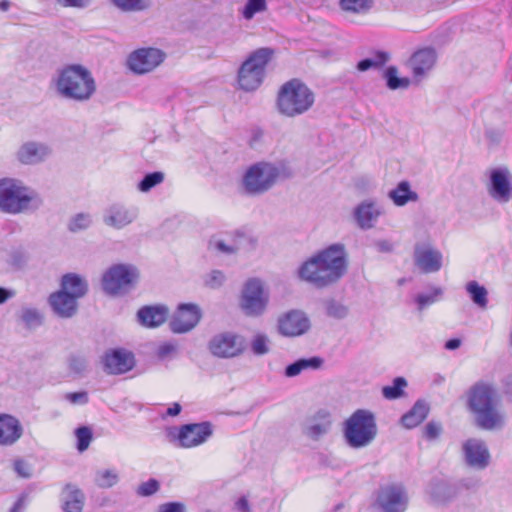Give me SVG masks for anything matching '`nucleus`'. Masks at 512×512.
I'll use <instances>...</instances> for the list:
<instances>
[{
    "label": "nucleus",
    "instance_id": "1",
    "mask_svg": "<svg viewBox=\"0 0 512 512\" xmlns=\"http://www.w3.org/2000/svg\"><path fill=\"white\" fill-rule=\"evenodd\" d=\"M348 259L343 244H332L304 261L297 269V277L316 288L337 283L347 272Z\"/></svg>",
    "mask_w": 512,
    "mask_h": 512
},
{
    "label": "nucleus",
    "instance_id": "2",
    "mask_svg": "<svg viewBox=\"0 0 512 512\" xmlns=\"http://www.w3.org/2000/svg\"><path fill=\"white\" fill-rule=\"evenodd\" d=\"M466 405L479 428L492 431L505 426L506 416L493 385L485 382L473 385L466 393Z\"/></svg>",
    "mask_w": 512,
    "mask_h": 512
},
{
    "label": "nucleus",
    "instance_id": "3",
    "mask_svg": "<svg viewBox=\"0 0 512 512\" xmlns=\"http://www.w3.org/2000/svg\"><path fill=\"white\" fill-rule=\"evenodd\" d=\"M51 85L60 98L77 103L89 101L97 89L92 72L81 64L59 68L51 79Z\"/></svg>",
    "mask_w": 512,
    "mask_h": 512
},
{
    "label": "nucleus",
    "instance_id": "4",
    "mask_svg": "<svg viewBox=\"0 0 512 512\" xmlns=\"http://www.w3.org/2000/svg\"><path fill=\"white\" fill-rule=\"evenodd\" d=\"M43 204L41 196L16 178L0 179V211L18 215L38 210Z\"/></svg>",
    "mask_w": 512,
    "mask_h": 512
},
{
    "label": "nucleus",
    "instance_id": "5",
    "mask_svg": "<svg viewBox=\"0 0 512 512\" xmlns=\"http://www.w3.org/2000/svg\"><path fill=\"white\" fill-rule=\"evenodd\" d=\"M314 91L298 78L283 83L277 93L276 108L286 118H296L309 112L315 104Z\"/></svg>",
    "mask_w": 512,
    "mask_h": 512
},
{
    "label": "nucleus",
    "instance_id": "6",
    "mask_svg": "<svg viewBox=\"0 0 512 512\" xmlns=\"http://www.w3.org/2000/svg\"><path fill=\"white\" fill-rule=\"evenodd\" d=\"M344 438L349 447L360 449L370 445L377 435L374 414L365 409H358L344 422Z\"/></svg>",
    "mask_w": 512,
    "mask_h": 512
},
{
    "label": "nucleus",
    "instance_id": "7",
    "mask_svg": "<svg viewBox=\"0 0 512 512\" xmlns=\"http://www.w3.org/2000/svg\"><path fill=\"white\" fill-rule=\"evenodd\" d=\"M274 55L270 48L254 51L238 71V85L247 92L257 90L264 81L266 66Z\"/></svg>",
    "mask_w": 512,
    "mask_h": 512
},
{
    "label": "nucleus",
    "instance_id": "8",
    "mask_svg": "<svg viewBox=\"0 0 512 512\" xmlns=\"http://www.w3.org/2000/svg\"><path fill=\"white\" fill-rule=\"evenodd\" d=\"M270 303V291L260 278L248 279L241 290L239 307L248 317L263 316Z\"/></svg>",
    "mask_w": 512,
    "mask_h": 512
},
{
    "label": "nucleus",
    "instance_id": "9",
    "mask_svg": "<svg viewBox=\"0 0 512 512\" xmlns=\"http://www.w3.org/2000/svg\"><path fill=\"white\" fill-rule=\"evenodd\" d=\"M281 176L279 167L269 162L251 165L243 176V188L250 195H260L271 189Z\"/></svg>",
    "mask_w": 512,
    "mask_h": 512
},
{
    "label": "nucleus",
    "instance_id": "10",
    "mask_svg": "<svg viewBox=\"0 0 512 512\" xmlns=\"http://www.w3.org/2000/svg\"><path fill=\"white\" fill-rule=\"evenodd\" d=\"M212 435L208 422L185 424L166 429L167 441L177 448L189 449L205 443Z\"/></svg>",
    "mask_w": 512,
    "mask_h": 512
},
{
    "label": "nucleus",
    "instance_id": "11",
    "mask_svg": "<svg viewBox=\"0 0 512 512\" xmlns=\"http://www.w3.org/2000/svg\"><path fill=\"white\" fill-rule=\"evenodd\" d=\"M138 277V270L133 265L116 264L104 272L102 287L109 295H123L134 286Z\"/></svg>",
    "mask_w": 512,
    "mask_h": 512
},
{
    "label": "nucleus",
    "instance_id": "12",
    "mask_svg": "<svg viewBox=\"0 0 512 512\" xmlns=\"http://www.w3.org/2000/svg\"><path fill=\"white\" fill-rule=\"evenodd\" d=\"M166 54L159 48L143 47L132 51L127 57V67L137 75H145L157 69L165 60Z\"/></svg>",
    "mask_w": 512,
    "mask_h": 512
},
{
    "label": "nucleus",
    "instance_id": "13",
    "mask_svg": "<svg viewBox=\"0 0 512 512\" xmlns=\"http://www.w3.org/2000/svg\"><path fill=\"white\" fill-rule=\"evenodd\" d=\"M408 494L402 484L390 483L380 487L376 505L383 512H404L408 506Z\"/></svg>",
    "mask_w": 512,
    "mask_h": 512
},
{
    "label": "nucleus",
    "instance_id": "14",
    "mask_svg": "<svg viewBox=\"0 0 512 512\" xmlns=\"http://www.w3.org/2000/svg\"><path fill=\"white\" fill-rule=\"evenodd\" d=\"M311 328L308 315L299 309H292L281 314L277 319V331L284 337H299Z\"/></svg>",
    "mask_w": 512,
    "mask_h": 512
},
{
    "label": "nucleus",
    "instance_id": "15",
    "mask_svg": "<svg viewBox=\"0 0 512 512\" xmlns=\"http://www.w3.org/2000/svg\"><path fill=\"white\" fill-rule=\"evenodd\" d=\"M385 204L376 198L362 200L353 209V218L362 230H369L376 226L378 220L386 215Z\"/></svg>",
    "mask_w": 512,
    "mask_h": 512
},
{
    "label": "nucleus",
    "instance_id": "16",
    "mask_svg": "<svg viewBox=\"0 0 512 512\" xmlns=\"http://www.w3.org/2000/svg\"><path fill=\"white\" fill-rule=\"evenodd\" d=\"M437 62L436 51L432 48H422L415 51L407 62L412 75V81L421 83L429 77Z\"/></svg>",
    "mask_w": 512,
    "mask_h": 512
},
{
    "label": "nucleus",
    "instance_id": "17",
    "mask_svg": "<svg viewBox=\"0 0 512 512\" xmlns=\"http://www.w3.org/2000/svg\"><path fill=\"white\" fill-rule=\"evenodd\" d=\"M202 317L201 309L192 303L180 304L174 312L169 326L177 334H183L194 329Z\"/></svg>",
    "mask_w": 512,
    "mask_h": 512
},
{
    "label": "nucleus",
    "instance_id": "18",
    "mask_svg": "<svg viewBox=\"0 0 512 512\" xmlns=\"http://www.w3.org/2000/svg\"><path fill=\"white\" fill-rule=\"evenodd\" d=\"M488 194L497 202L506 203L512 199V174L507 168L490 171L487 184Z\"/></svg>",
    "mask_w": 512,
    "mask_h": 512
},
{
    "label": "nucleus",
    "instance_id": "19",
    "mask_svg": "<svg viewBox=\"0 0 512 512\" xmlns=\"http://www.w3.org/2000/svg\"><path fill=\"white\" fill-rule=\"evenodd\" d=\"M137 217V208L122 203H114L104 210L102 221L112 229L122 230L132 224Z\"/></svg>",
    "mask_w": 512,
    "mask_h": 512
},
{
    "label": "nucleus",
    "instance_id": "20",
    "mask_svg": "<svg viewBox=\"0 0 512 512\" xmlns=\"http://www.w3.org/2000/svg\"><path fill=\"white\" fill-rule=\"evenodd\" d=\"M465 463L474 469L484 470L491 461V455L486 443L478 438L467 439L462 445Z\"/></svg>",
    "mask_w": 512,
    "mask_h": 512
},
{
    "label": "nucleus",
    "instance_id": "21",
    "mask_svg": "<svg viewBox=\"0 0 512 512\" xmlns=\"http://www.w3.org/2000/svg\"><path fill=\"white\" fill-rule=\"evenodd\" d=\"M51 154L52 148L48 143L29 140L20 145L16 158L23 165H38L45 162Z\"/></svg>",
    "mask_w": 512,
    "mask_h": 512
},
{
    "label": "nucleus",
    "instance_id": "22",
    "mask_svg": "<svg viewBox=\"0 0 512 512\" xmlns=\"http://www.w3.org/2000/svg\"><path fill=\"white\" fill-rule=\"evenodd\" d=\"M415 265L425 273H434L441 269L443 254L430 243H418L414 247Z\"/></svg>",
    "mask_w": 512,
    "mask_h": 512
},
{
    "label": "nucleus",
    "instance_id": "23",
    "mask_svg": "<svg viewBox=\"0 0 512 512\" xmlns=\"http://www.w3.org/2000/svg\"><path fill=\"white\" fill-rule=\"evenodd\" d=\"M331 427V414L326 410H319L305 420L302 431L308 439L318 441L329 433Z\"/></svg>",
    "mask_w": 512,
    "mask_h": 512
},
{
    "label": "nucleus",
    "instance_id": "24",
    "mask_svg": "<svg viewBox=\"0 0 512 512\" xmlns=\"http://www.w3.org/2000/svg\"><path fill=\"white\" fill-rule=\"evenodd\" d=\"M103 364L108 374H123L134 367V355L125 349H114L105 354Z\"/></svg>",
    "mask_w": 512,
    "mask_h": 512
},
{
    "label": "nucleus",
    "instance_id": "25",
    "mask_svg": "<svg viewBox=\"0 0 512 512\" xmlns=\"http://www.w3.org/2000/svg\"><path fill=\"white\" fill-rule=\"evenodd\" d=\"M23 435L20 421L13 415L0 414V445L11 446Z\"/></svg>",
    "mask_w": 512,
    "mask_h": 512
},
{
    "label": "nucleus",
    "instance_id": "26",
    "mask_svg": "<svg viewBox=\"0 0 512 512\" xmlns=\"http://www.w3.org/2000/svg\"><path fill=\"white\" fill-rule=\"evenodd\" d=\"M168 308L164 305H148L137 312L138 322L147 328H155L162 325L168 317Z\"/></svg>",
    "mask_w": 512,
    "mask_h": 512
},
{
    "label": "nucleus",
    "instance_id": "27",
    "mask_svg": "<svg viewBox=\"0 0 512 512\" xmlns=\"http://www.w3.org/2000/svg\"><path fill=\"white\" fill-rule=\"evenodd\" d=\"M49 303L53 311L60 317H71L77 310V301L62 290L51 294Z\"/></svg>",
    "mask_w": 512,
    "mask_h": 512
},
{
    "label": "nucleus",
    "instance_id": "28",
    "mask_svg": "<svg viewBox=\"0 0 512 512\" xmlns=\"http://www.w3.org/2000/svg\"><path fill=\"white\" fill-rule=\"evenodd\" d=\"M60 290L78 301V299L82 298L87 293L88 283L87 280L79 274L67 273L62 276Z\"/></svg>",
    "mask_w": 512,
    "mask_h": 512
},
{
    "label": "nucleus",
    "instance_id": "29",
    "mask_svg": "<svg viewBox=\"0 0 512 512\" xmlns=\"http://www.w3.org/2000/svg\"><path fill=\"white\" fill-rule=\"evenodd\" d=\"M224 258V235L218 231L209 235L206 239L204 259L210 264H220Z\"/></svg>",
    "mask_w": 512,
    "mask_h": 512
},
{
    "label": "nucleus",
    "instance_id": "30",
    "mask_svg": "<svg viewBox=\"0 0 512 512\" xmlns=\"http://www.w3.org/2000/svg\"><path fill=\"white\" fill-rule=\"evenodd\" d=\"M388 198L397 207H403L410 202H417L419 196L411 189L409 182L401 181L397 186L388 192Z\"/></svg>",
    "mask_w": 512,
    "mask_h": 512
},
{
    "label": "nucleus",
    "instance_id": "31",
    "mask_svg": "<svg viewBox=\"0 0 512 512\" xmlns=\"http://www.w3.org/2000/svg\"><path fill=\"white\" fill-rule=\"evenodd\" d=\"M323 363L324 360L318 356L302 358L288 365L284 374L288 378L296 377L305 371L320 369Z\"/></svg>",
    "mask_w": 512,
    "mask_h": 512
},
{
    "label": "nucleus",
    "instance_id": "32",
    "mask_svg": "<svg viewBox=\"0 0 512 512\" xmlns=\"http://www.w3.org/2000/svg\"><path fill=\"white\" fill-rule=\"evenodd\" d=\"M338 5L346 16H363L372 10L374 0H339Z\"/></svg>",
    "mask_w": 512,
    "mask_h": 512
},
{
    "label": "nucleus",
    "instance_id": "33",
    "mask_svg": "<svg viewBox=\"0 0 512 512\" xmlns=\"http://www.w3.org/2000/svg\"><path fill=\"white\" fill-rule=\"evenodd\" d=\"M84 494L74 486H67L64 490L63 501L65 512H81L84 505Z\"/></svg>",
    "mask_w": 512,
    "mask_h": 512
},
{
    "label": "nucleus",
    "instance_id": "34",
    "mask_svg": "<svg viewBox=\"0 0 512 512\" xmlns=\"http://www.w3.org/2000/svg\"><path fill=\"white\" fill-rule=\"evenodd\" d=\"M465 291L471 301L480 309H486L488 306V290L475 280L468 281L465 284Z\"/></svg>",
    "mask_w": 512,
    "mask_h": 512
},
{
    "label": "nucleus",
    "instance_id": "35",
    "mask_svg": "<svg viewBox=\"0 0 512 512\" xmlns=\"http://www.w3.org/2000/svg\"><path fill=\"white\" fill-rule=\"evenodd\" d=\"M120 481V474L117 468H100L95 472L94 483L101 489L112 488Z\"/></svg>",
    "mask_w": 512,
    "mask_h": 512
},
{
    "label": "nucleus",
    "instance_id": "36",
    "mask_svg": "<svg viewBox=\"0 0 512 512\" xmlns=\"http://www.w3.org/2000/svg\"><path fill=\"white\" fill-rule=\"evenodd\" d=\"M428 410L424 402H416L411 410L402 416V424L409 429L418 426L427 417Z\"/></svg>",
    "mask_w": 512,
    "mask_h": 512
},
{
    "label": "nucleus",
    "instance_id": "37",
    "mask_svg": "<svg viewBox=\"0 0 512 512\" xmlns=\"http://www.w3.org/2000/svg\"><path fill=\"white\" fill-rule=\"evenodd\" d=\"M443 294H444L443 288L438 287V286H433L426 292L418 293L414 298V302L417 305V309L419 311H423L427 307L440 301L443 297Z\"/></svg>",
    "mask_w": 512,
    "mask_h": 512
},
{
    "label": "nucleus",
    "instance_id": "38",
    "mask_svg": "<svg viewBox=\"0 0 512 512\" xmlns=\"http://www.w3.org/2000/svg\"><path fill=\"white\" fill-rule=\"evenodd\" d=\"M386 85L390 90L406 89L410 86L411 80L407 77H401L399 70L395 66L386 68L383 74Z\"/></svg>",
    "mask_w": 512,
    "mask_h": 512
},
{
    "label": "nucleus",
    "instance_id": "39",
    "mask_svg": "<svg viewBox=\"0 0 512 512\" xmlns=\"http://www.w3.org/2000/svg\"><path fill=\"white\" fill-rule=\"evenodd\" d=\"M246 342L243 336L235 333H226V357H234L241 354Z\"/></svg>",
    "mask_w": 512,
    "mask_h": 512
},
{
    "label": "nucleus",
    "instance_id": "40",
    "mask_svg": "<svg viewBox=\"0 0 512 512\" xmlns=\"http://www.w3.org/2000/svg\"><path fill=\"white\" fill-rule=\"evenodd\" d=\"M67 367L71 375L81 376L88 369V360L83 354H71L67 359Z\"/></svg>",
    "mask_w": 512,
    "mask_h": 512
},
{
    "label": "nucleus",
    "instance_id": "41",
    "mask_svg": "<svg viewBox=\"0 0 512 512\" xmlns=\"http://www.w3.org/2000/svg\"><path fill=\"white\" fill-rule=\"evenodd\" d=\"M93 223V216L88 212L77 213L68 222V229L77 233L88 229Z\"/></svg>",
    "mask_w": 512,
    "mask_h": 512
},
{
    "label": "nucleus",
    "instance_id": "42",
    "mask_svg": "<svg viewBox=\"0 0 512 512\" xmlns=\"http://www.w3.org/2000/svg\"><path fill=\"white\" fill-rule=\"evenodd\" d=\"M268 9V0H247L241 10L244 19L251 20L258 13H264Z\"/></svg>",
    "mask_w": 512,
    "mask_h": 512
},
{
    "label": "nucleus",
    "instance_id": "43",
    "mask_svg": "<svg viewBox=\"0 0 512 512\" xmlns=\"http://www.w3.org/2000/svg\"><path fill=\"white\" fill-rule=\"evenodd\" d=\"M165 175L163 172L156 171L149 173L143 177V179L138 183L137 188L140 192L147 193L152 188L161 184L164 181Z\"/></svg>",
    "mask_w": 512,
    "mask_h": 512
},
{
    "label": "nucleus",
    "instance_id": "44",
    "mask_svg": "<svg viewBox=\"0 0 512 512\" xmlns=\"http://www.w3.org/2000/svg\"><path fill=\"white\" fill-rule=\"evenodd\" d=\"M118 9L130 12L145 10L150 6L149 0H111Z\"/></svg>",
    "mask_w": 512,
    "mask_h": 512
},
{
    "label": "nucleus",
    "instance_id": "45",
    "mask_svg": "<svg viewBox=\"0 0 512 512\" xmlns=\"http://www.w3.org/2000/svg\"><path fill=\"white\" fill-rule=\"evenodd\" d=\"M251 350L257 356L266 355L270 352V339L263 333L256 334L251 341Z\"/></svg>",
    "mask_w": 512,
    "mask_h": 512
},
{
    "label": "nucleus",
    "instance_id": "46",
    "mask_svg": "<svg viewBox=\"0 0 512 512\" xmlns=\"http://www.w3.org/2000/svg\"><path fill=\"white\" fill-rule=\"evenodd\" d=\"M407 386V381L402 378L398 377L395 378L392 385L385 386L382 389L383 396L386 399H396L403 394V389Z\"/></svg>",
    "mask_w": 512,
    "mask_h": 512
},
{
    "label": "nucleus",
    "instance_id": "47",
    "mask_svg": "<svg viewBox=\"0 0 512 512\" xmlns=\"http://www.w3.org/2000/svg\"><path fill=\"white\" fill-rule=\"evenodd\" d=\"M325 311H326V314L329 316V317H332V318H335V319H344L347 317L348 315V308L336 301V300H328L325 302Z\"/></svg>",
    "mask_w": 512,
    "mask_h": 512
},
{
    "label": "nucleus",
    "instance_id": "48",
    "mask_svg": "<svg viewBox=\"0 0 512 512\" xmlns=\"http://www.w3.org/2000/svg\"><path fill=\"white\" fill-rule=\"evenodd\" d=\"M21 320L27 327L33 328L42 323V315L35 308H24L21 311Z\"/></svg>",
    "mask_w": 512,
    "mask_h": 512
},
{
    "label": "nucleus",
    "instance_id": "49",
    "mask_svg": "<svg viewBox=\"0 0 512 512\" xmlns=\"http://www.w3.org/2000/svg\"><path fill=\"white\" fill-rule=\"evenodd\" d=\"M75 436L77 439V449L80 452L85 451L92 440V433L91 430L87 427H80L76 429Z\"/></svg>",
    "mask_w": 512,
    "mask_h": 512
},
{
    "label": "nucleus",
    "instance_id": "50",
    "mask_svg": "<svg viewBox=\"0 0 512 512\" xmlns=\"http://www.w3.org/2000/svg\"><path fill=\"white\" fill-rule=\"evenodd\" d=\"M387 60L388 56L385 53H379L375 59H363L358 62L357 69L364 72L383 65Z\"/></svg>",
    "mask_w": 512,
    "mask_h": 512
},
{
    "label": "nucleus",
    "instance_id": "51",
    "mask_svg": "<svg viewBox=\"0 0 512 512\" xmlns=\"http://www.w3.org/2000/svg\"><path fill=\"white\" fill-rule=\"evenodd\" d=\"M223 279L222 271L214 269L205 275L204 284L212 289L219 288L222 285Z\"/></svg>",
    "mask_w": 512,
    "mask_h": 512
},
{
    "label": "nucleus",
    "instance_id": "52",
    "mask_svg": "<svg viewBox=\"0 0 512 512\" xmlns=\"http://www.w3.org/2000/svg\"><path fill=\"white\" fill-rule=\"evenodd\" d=\"M160 488V483L156 479H149L141 483L137 488V494L140 496H151L155 494Z\"/></svg>",
    "mask_w": 512,
    "mask_h": 512
},
{
    "label": "nucleus",
    "instance_id": "53",
    "mask_svg": "<svg viewBox=\"0 0 512 512\" xmlns=\"http://www.w3.org/2000/svg\"><path fill=\"white\" fill-rule=\"evenodd\" d=\"M209 350L214 356L224 357V334H218L211 339Z\"/></svg>",
    "mask_w": 512,
    "mask_h": 512
},
{
    "label": "nucleus",
    "instance_id": "54",
    "mask_svg": "<svg viewBox=\"0 0 512 512\" xmlns=\"http://www.w3.org/2000/svg\"><path fill=\"white\" fill-rule=\"evenodd\" d=\"M94 0H56V3L63 8L86 9Z\"/></svg>",
    "mask_w": 512,
    "mask_h": 512
},
{
    "label": "nucleus",
    "instance_id": "55",
    "mask_svg": "<svg viewBox=\"0 0 512 512\" xmlns=\"http://www.w3.org/2000/svg\"><path fill=\"white\" fill-rule=\"evenodd\" d=\"M177 352V345L172 342H165L159 345L157 355L160 359H167L174 356Z\"/></svg>",
    "mask_w": 512,
    "mask_h": 512
},
{
    "label": "nucleus",
    "instance_id": "56",
    "mask_svg": "<svg viewBox=\"0 0 512 512\" xmlns=\"http://www.w3.org/2000/svg\"><path fill=\"white\" fill-rule=\"evenodd\" d=\"M65 399L73 405H85L88 403V393L85 391L67 393Z\"/></svg>",
    "mask_w": 512,
    "mask_h": 512
},
{
    "label": "nucleus",
    "instance_id": "57",
    "mask_svg": "<svg viewBox=\"0 0 512 512\" xmlns=\"http://www.w3.org/2000/svg\"><path fill=\"white\" fill-rule=\"evenodd\" d=\"M234 236H235V244L231 247L226 245V248H225L226 253L234 252V251L240 249L241 247L245 246L249 241L248 236L243 232L236 231L234 233Z\"/></svg>",
    "mask_w": 512,
    "mask_h": 512
},
{
    "label": "nucleus",
    "instance_id": "58",
    "mask_svg": "<svg viewBox=\"0 0 512 512\" xmlns=\"http://www.w3.org/2000/svg\"><path fill=\"white\" fill-rule=\"evenodd\" d=\"M233 512H251L252 508L249 503V500L246 496H239L234 500L232 506Z\"/></svg>",
    "mask_w": 512,
    "mask_h": 512
},
{
    "label": "nucleus",
    "instance_id": "59",
    "mask_svg": "<svg viewBox=\"0 0 512 512\" xmlns=\"http://www.w3.org/2000/svg\"><path fill=\"white\" fill-rule=\"evenodd\" d=\"M14 470L21 477L28 478L31 476V467L23 460L19 459L14 462Z\"/></svg>",
    "mask_w": 512,
    "mask_h": 512
},
{
    "label": "nucleus",
    "instance_id": "60",
    "mask_svg": "<svg viewBox=\"0 0 512 512\" xmlns=\"http://www.w3.org/2000/svg\"><path fill=\"white\" fill-rule=\"evenodd\" d=\"M441 425L435 422H430L425 427V435L429 439H435L441 433Z\"/></svg>",
    "mask_w": 512,
    "mask_h": 512
},
{
    "label": "nucleus",
    "instance_id": "61",
    "mask_svg": "<svg viewBox=\"0 0 512 512\" xmlns=\"http://www.w3.org/2000/svg\"><path fill=\"white\" fill-rule=\"evenodd\" d=\"M158 512H185V507L181 503L171 502L161 505Z\"/></svg>",
    "mask_w": 512,
    "mask_h": 512
},
{
    "label": "nucleus",
    "instance_id": "62",
    "mask_svg": "<svg viewBox=\"0 0 512 512\" xmlns=\"http://www.w3.org/2000/svg\"><path fill=\"white\" fill-rule=\"evenodd\" d=\"M181 412V405L178 403H173L170 407H168L166 414L168 416L174 417L177 416Z\"/></svg>",
    "mask_w": 512,
    "mask_h": 512
},
{
    "label": "nucleus",
    "instance_id": "63",
    "mask_svg": "<svg viewBox=\"0 0 512 512\" xmlns=\"http://www.w3.org/2000/svg\"><path fill=\"white\" fill-rule=\"evenodd\" d=\"M11 297H13L12 291L0 287V304H3Z\"/></svg>",
    "mask_w": 512,
    "mask_h": 512
},
{
    "label": "nucleus",
    "instance_id": "64",
    "mask_svg": "<svg viewBox=\"0 0 512 512\" xmlns=\"http://www.w3.org/2000/svg\"><path fill=\"white\" fill-rule=\"evenodd\" d=\"M461 341L459 339H450L445 343V348L448 350H455L460 347Z\"/></svg>",
    "mask_w": 512,
    "mask_h": 512
}]
</instances>
